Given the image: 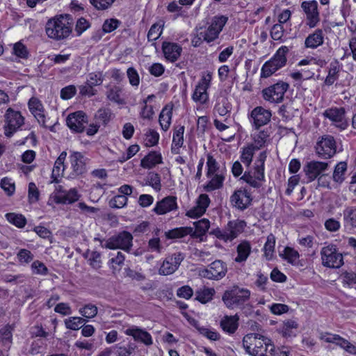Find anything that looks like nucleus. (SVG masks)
<instances>
[{"label":"nucleus","mask_w":356,"mask_h":356,"mask_svg":"<svg viewBox=\"0 0 356 356\" xmlns=\"http://www.w3.org/2000/svg\"><path fill=\"white\" fill-rule=\"evenodd\" d=\"M122 89L119 86H114L106 92V97L111 102L118 104H124V100L121 97Z\"/></svg>","instance_id":"43"},{"label":"nucleus","mask_w":356,"mask_h":356,"mask_svg":"<svg viewBox=\"0 0 356 356\" xmlns=\"http://www.w3.org/2000/svg\"><path fill=\"white\" fill-rule=\"evenodd\" d=\"M329 163V162L315 160L307 162L303 166V172L307 179V182H312L323 174L328 169Z\"/></svg>","instance_id":"12"},{"label":"nucleus","mask_w":356,"mask_h":356,"mask_svg":"<svg viewBox=\"0 0 356 356\" xmlns=\"http://www.w3.org/2000/svg\"><path fill=\"white\" fill-rule=\"evenodd\" d=\"M227 272V265L222 260L217 259L210 264L207 268L200 270V275L202 277L220 280L222 279Z\"/></svg>","instance_id":"8"},{"label":"nucleus","mask_w":356,"mask_h":356,"mask_svg":"<svg viewBox=\"0 0 356 356\" xmlns=\"http://www.w3.org/2000/svg\"><path fill=\"white\" fill-rule=\"evenodd\" d=\"M272 113L270 110L262 106L255 107L248 115V118L254 129L259 130L260 127L267 124L271 119Z\"/></svg>","instance_id":"11"},{"label":"nucleus","mask_w":356,"mask_h":356,"mask_svg":"<svg viewBox=\"0 0 356 356\" xmlns=\"http://www.w3.org/2000/svg\"><path fill=\"white\" fill-rule=\"evenodd\" d=\"M66 124L72 131L83 133L88 124V115L82 111L70 113L66 119Z\"/></svg>","instance_id":"13"},{"label":"nucleus","mask_w":356,"mask_h":356,"mask_svg":"<svg viewBox=\"0 0 356 356\" xmlns=\"http://www.w3.org/2000/svg\"><path fill=\"white\" fill-rule=\"evenodd\" d=\"M289 85L286 82L278 81L277 83L263 89L262 97L268 102L280 103L284 99V93L286 92Z\"/></svg>","instance_id":"9"},{"label":"nucleus","mask_w":356,"mask_h":356,"mask_svg":"<svg viewBox=\"0 0 356 356\" xmlns=\"http://www.w3.org/2000/svg\"><path fill=\"white\" fill-rule=\"evenodd\" d=\"M40 192L33 182L29 184L28 197L30 203H35L39 200Z\"/></svg>","instance_id":"61"},{"label":"nucleus","mask_w":356,"mask_h":356,"mask_svg":"<svg viewBox=\"0 0 356 356\" xmlns=\"http://www.w3.org/2000/svg\"><path fill=\"white\" fill-rule=\"evenodd\" d=\"M289 51V49L288 47L282 46L268 62L278 70L286 65L287 60L286 55Z\"/></svg>","instance_id":"24"},{"label":"nucleus","mask_w":356,"mask_h":356,"mask_svg":"<svg viewBox=\"0 0 356 356\" xmlns=\"http://www.w3.org/2000/svg\"><path fill=\"white\" fill-rule=\"evenodd\" d=\"M298 328V323L293 320H288L284 321L283 325L279 329V333L282 335L283 337L288 339L293 337H296V333L295 330Z\"/></svg>","instance_id":"34"},{"label":"nucleus","mask_w":356,"mask_h":356,"mask_svg":"<svg viewBox=\"0 0 356 356\" xmlns=\"http://www.w3.org/2000/svg\"><path fill=\"white\" fill-rule=\"evenodd\" d=\"M256 150L257 149L254 147L253 144H250L247 147L242 148L241 155L240 156L241 162H243L246 166H250Z\"/></svg>","instance_id":"42"},{"label":"nucleus","mask_w":356,"mask_h":356,"mask_svg":"<svg viewBox=\"0 0 356 356\" xmlns=\"http://www.w3.org/2000/svg\"><path fill=\"white\" fill-rule=\"evenodd\" d=\"M162 163V156L156 152H151L146 155L140 161V165L143 168L150 169L156 164Z\"/></svg>","instance_id":"31"},{"label":"nucleus","mask_w":356,"mask_h":356,"mask_svg":"<svg viewBox=\"0 0 356 356\" xmlns=\"http://www.w3.org/2000/svg\"><path fill=\"white\" fill-rule=\"evenodd\" d=\"M89 264L95 270H98L102 267L101 254L97 251H92L88 259Z\"/></svg>","instance_id":"64"},{"label":"nucleus","mask_w":356,"mask_h":356,"mask_svg":"<svg viewBox=\"0 0 356 356\" xmlns=\"http://www.w3.org/2000/svg\"><path fill=\"white\" fill-rule=\"evenodd\" d=\"M280 256L288 263L293 265L295 261L299 259L300 254L293 248L287 246L284 248L283 253H280Z\"/></svg>","instance_id":"44"},{"label":"nucleus","mask_w":356,"mask_h":356,"mask_svg":"<svg viewBox=\"0 0 356 356\" xmlns=\"http://www.w3.org/2000/svg\"><path fill=\"white\" fill-rule=\"evenodd\" d=\"M207 177H211L214 174H218L217 172L220 169V165L211 154H207Z\"/></svg>","instance_id":"47"},{"label":"nucleus","mask_w":356,"mask_h":356,"mask_svg":"<svg viewBox=\"0 0 356 356\" xmlns=\"http://www.w3.org/2000/svg\"><path fill=\"white\" fill-rule=\"evenodd\" d=\"M184 126H177L175 128L173 138H172V144L171 147V152L173 154H177L179 153V148L184 144Z\"/></svg>","instance_id":"28"},{"label":"nucleus","mask_w":356,"mask_h":356,"mask_svg":"<svg viewBox=\"0 0 356 356\" xmlns=\"http://www.w3.org/2000/svg\"><path fill=\"white\" fill-rule=\"evenodd\" d=\"M163 24L159 23L152 24L147 33L148 41H155L159 38L163 32Z\"/></svg>","instance_id":"51"},{"label":"nucleus","mask_w":356,"mask_h":356,"mask_svg":"<svg viewBox=\"0 0 356 356\" xmlns=\"http://www.w3.org/2000/svg\"><path fill=\"white\" fill-rule=\"evenodd\" d=\"M211 178V180L204 186V190L207 192H211L216 189H220L223 186L225 181V176L222 173L214 174Z\"/></svg>","instance_id":"37"},{"label":"nucleus","mask_w":356,"mask_h":356,"mask_svg":"<svg viewBox=\"0 0 356 356\" xmlns=\"http://www.w3.org/2000/svg\"><path fill=\"white\" fill-rule=\"evenodd\" d=\"M324 42V34L322 29H317L305 38V46L306 48L316 49L322 45Z\"/></svg>","instance_id":"25"},{"label":"nucleus","mask_w":356,"mask_h":356,"mask_svg":"<svg viewBox=\"0 0 356 356\" xmlns=\"http://www.w3.org/2000/svg\"><path fill=\"white\" fill-rule=\"evenodd\" d=\"M228 18L224 15L215 16L209 26L220 33L227 22Z\"/></svg>","instance_id":"54"},{"label":"nucleus","mask_w":356,"mask_h":356,"mask_svg":"<svg viewBox=\"0 0 356 356\" xmlns=\"http://www.w3.org/2000/svg\"><path fill=\"white\" fill-rule=\"evenodd\" d=\"M239 317L234 316H225L221 319L220 325L222 330L228 334H234L238 327Z\"/></svg>","instance_id":"27"},{"label":"nucleus","mask_w":356,"mask_h":356,"mask_svg":"<svg viewBox=\"0 0 356 356\" xmlns=\"http://www.w3.org/2000/svg\"><path fill=\"white\" fill-rule=\"evenodd\" d=\"M195 229L193 234L191 236L197 238L206 234L210 227V222L207 218H203L200 220L194 222Z\"/></svg>","instance_id":"39"},{"label":"nucleus","mask_w":356,"mask_h":356,"mask_svg":"<svg viewBox=\"0 0 356 356\" xmlns=\"http://www.w3.org/2000/svg\"><path fill=\"white\" fill-rule=\"evenodd\" d=\"M252 338H253L254 339H259L261 341H263V343L265 345V351L266 352L268 351V350L269 348V345H270V343L272 342L270 339H269L261 334H259V333H250V334H246L243 337L242 341L244 343H248V340H250Z\"/></svg>","instance_id":"52"},{"label":"nucleus","mask_w":356,"mask_h":356,"mask_svg":"<svg viewBox=\"0 0 356 356\" xmlns=\"http://www.w3.org/2000/svg\"><path fill=\"white\" fill-rule=\"evenodd\" d=\"M215 293L216 291L213 288H207L204 286L203 288L196 291L195 300L202 304L207 303L213 299Z\"/></svg>","instance_id":"35"},{"label":"nucleus","mask_w":356,"mask_h":356,"mask_svg":"<svg viewBox=\"0 0 356 356\" xmlns=\"http://www.w3.org/2000/svg\"><path fill=\"white\" fill-rule=\"evenodd\" d=\"M341 70V65L337 59H334L330 63L328 74L324 81L326 86H332L339 76V72Z\"/></svg>","instance_id":"26"},{"label":"nucleus","mask_w":356,"mask_h":356,"mask_svg":"<svg viewBox=\"0 0 356 356\" xmlns=\"http://www.w3.org/2000/svg\"><path fill=\"white\" fill-rule=\"evenodd\" d=\"M159 139V134L154 129H149L145 134L144 143L147 147H152L156 145Z\"/></svg>","instance_id":"50"},{"label":"nucleus","mask_w":356,"mask_h":356,"mask_svg":"<svg viewBox=\"0 0 356 356\" xmlns=\"http://www.w3.org/2000/svg\"><path fill=\"white\" fill-rule=\"evenodd\" d=\"M24 117L19 111L8 108L4 115V134L6 137L10 138L19 131L24 124Z\"/></svg>","instance_id":"3"},{"label":"nucleus","mask_w":356,"mask_h":356,"mask_svg":"<svg viewBox=\"0 0 356 356\" xmlns=\"http://www.w3.org/2000/svg\"><path fill=\"white\" fill-rule=\"evenodd\" d=\"M193 234V228L191 227H177L165 232V236L168 239L181 238L187 235Z\"/></svg>","instance_id":"30"},{"label":"nucleus","mask_w":356,"mask_h":356,"mask_svg":"<svg viewBox=\"0 0 356 356\" xmlns=\"http://www.w3.org/2000/svg\"><path fill=\"white\" fill-rule=\"evenodd\" d=\"M301 8L307 16V25L309 28L316 27L320 22L317 1L315 0L303 1L301 3Z\"/></svg>","instance_id":"15"},{"label":"nucleus","mask_w":356,"mask_h":356,"mask_svg":"<svg viewBox=\"0 0 356 356\" xmlns=\"http://www.w3.org/2000/svg\"><path fill=\"white\" fill-rule=\"evenodd\" d=\"M66 156L67 153L65 152H61L54 163L51 174V177L54 178V181L63 175L64 171V161Z\"/></svg>","instance_id":"40"},{"label":"nucleus","mask_w":356,"mask_h":356,"mask_svg":"<svg viewBox=\"0 0 356 356\" xmlns=\"http://www.w3.org/2000/svg\"><path fill=\"white\" fill-rule=\"evenodd\" d=\"M270 135L268 132V131L262 130L259 131L258 134H254V141L255 145H254V147L258 150L260 148L263 147L268 138H269Z\"/></svg>","instance_id":"53"},{"label":"nucleus","mask_w":356,"mask_h":356,"mask_svg":"<svg viewBox=\"0 0 356 356\" xmlns=\"http://www.w3.org/2000/svg\"><path fill=\"white\" fill-rule=\"evenodd\" d=\"M127 197L125 195H117L109 201V206L111 208L120 209L127 205Z\"/></svg>","instance_id":"58"},{"label":"nucleus","mask_w":356,"mask_h":356,"mask_svg":"<svg viewBox=\"0 0 356 356\" xmlns=\"http://www.w3.org/2000/svg\"><path fill=\"white\" fill-rule=\"evenodd\" d=\"M192 98L195 102H199L201 104L205 103L208 99L207 90L197 84L195 87Z\"/></svg>","instance_id":"48"},{"label":"nucleus","mask_w":356,"mask_h":356,"mask_svg":"<svg viewBox=\"0 0 356 356\" xmlns=\"http://www.w3.org/2000/svg\"><path fill=\"white\" fill-rule=\"evenodd\" d=\"M79 199V195L76 188L70 189L63 195H56L54 202L56 204H72Z\"/></svg>","instance_id":"33"},{"label":"nucleus","mask_w":356,"mask_h":356,"mask_svg":"<svg viewBox=\"0 0 356 356\" xmlns=\"http://www.w3.org/2000/svg\"><path fill=\"white\" fill-rule=\"evenodd\" d=\"M214 110L220 116H225L227 114H229L231 107L227 100L222 99L220 102H218L216 104Z\"/></svg>","instance_id":"59"},{"label":"nucleus","mask_w":356,"mask_h":356,"mask_svg":"<svg viewBox=\"0 0 356 356\" xmlns=\"http://www.w3.org/2000/svg\"><path fill=\"white\" fill-rule=\"evenodd\" d=\"M148 184L156 191L161 190V178L158 173L150 172L147 176Z\"/></svg>","instance_id":"63"},{"label":"nucleus","mask_w":356,"mask_h":356,"mask_svg":"<svg viewBox=\"0 0 356 356\" xmlns=\"http://www.w3.org/2000/svg\"><path fill=\"white\" fill-rule=\"evenodd\" d=\"M177 209V197L175 196H167L156 202L153 211L158 215H163Z\"/></svg>","instance_id":"21"},{"label":"nucleus","mask_w":356,"mask_h":356,"mask_svg":"<svg viewBox=\"0 0 356 356\" xmlns=\"http://www.w3.org/2000/svg\"><path fill=\"white\" fill-rule=\"evenodd\" d=\"M73 18L70 14H61L49 19L45 25L47 35L54 40L67 38L72 32Z\"/></svg>","instance_id":"1"},{"label":"nucleus","mask_w":356,"mask_h":356,"mask_svg":"<svg viewBox=\"0 0 356 356\" xmlns=\"http://www.w3.org/2000/svg\"><path fill=\"white\" fill-rule=\"evenodd\" d=\"M343 225L348 233L356 229V206H348L343 209Z\"/></svg>","instance_id":"22"},{"label":"nucleus","mask_w":356,"mask_h":356,"mask_svg":"<svg viewBox=\"0 0 356 356\" xmlns=\"http://www.w3.org/2000/svg\"><path fill=\"white\" fill-rule=\"evenodd\" d=\"M6 218L18 228H23L26 224V219L22 214L8 213L6 214Z\"/></svg>","instance_id":"45"},{"label":"nucleus","mask_w":356,"mask_h":356,"mask_svg":"<svg viewBox=\"0 0 356 356\" xmlns=\"http://www.w3.org/2000/svg\"><path fill=\"white\" fill-rule=\"evenodd\" d=\"M251 252V246L249 242L243 241L237 246V257L235 261L241 263L245 261L249 257Z\"/></svg>","instance_id":"38"},{"label":"nucleus","mask_w":356,"mask_h":356,"mask_svg":"<svg viewBox=\"0 0 356 356\" xmlns=\"http://www.w3.org/2000/svg\"><path fill=\"white\" fill-rule=\"evenodd\" d=\"M183 260L184 256L181 252H176L168 256L163 261L161 268H159V274L163 275L172 274L178 269Z\"/></svg>","instance_id":"16"},{"label":"nucleus","mask_w":356,"mask_h":356,"mask_svg":"<svg viewBox=\"0 0 356 356\" xmlns=\"http://www.w3.org/2000/svg\"><path fill=\"white\" fill-rule=\"evenodd\" d=\"M70 160L72 168V175L79 176L86 172V163L88 159L81 152H72L70 156Z\"/></svg>","instance_id":"17"},{"label":"nucleus","mask_w":356,"mask_h":356,"mask_svg":"<svg viewBox=\"0 0 356 356\" xmlns=\"http://www.w3.org/2000/svg\"><path fill=\"white\" fill-rule=\"evenodd\" d=\"M79 313L86 318H91L97 315V307L92 304H88L80 308Z\"/></svg>","instance_id":"60"},{"label":"nucleus","mask_w":356,"mask_h":356,"mask_svg":"<svg viewBox=\"0 0 356 356\" xmlns=\"http://www.w3.org/2000/svg\"><path fill=\"white\" fill-rule=\"evenodd\" d=\"M316 154L321 159H330L337 153V143L331 135H323L314 147Z\"/></svg>","instance_id":"4"},{"label":"nucleus","mask_w":356,"mask_h":356,"mask_svg":"<svg viewBox=\"0 0 356 356\" xmlns=\"http://www.w3.org/2000/svg\"><path fill=\"white\" fill-rule=\"evenodd\" d=\"M269 355L270 356H289L290 355V350L289 348L286 346H282L281 348H275L273 342L269 345V348L268 350Z\"/></svg>","instance_id":"55"},{"label":"nucleus","mask_w":356,"mask_h":356,"mask_svg":"<svg viewBox=\"0 0 356 356\" xmlns=\"http://www.w3.org/2000/svg\"><path fill=\"white\" fill-rule=\"evenodd\" d=\"M112 113L111 109L106 108H99L95 114V120L99 125L106 126L111 120Z\"/></svg>","instance_id":"41"},{"label":"nucleus","mask_w":356,"mask_h":356,"mask_svg":"<svg viewBox=\"0 0 356 356\" xmlns=\"http://www.w3.org/2000/svg\"><path fill=\"white\" fill-rule=\"evenodd\" d=\"M133 236L127 231L120 232L118 234L110 237L103 245L108 249H122L129 252L132 246Z\"/></svg>","instance_id":"7"},{"label":"nucleus","mask_w":356,"mask_h":356,"mask_svg":"<svg viewBox=\"0 0 356 356\" xmlns=\"http://www.w3.org/2000/svg\"><path fill=\"white\" fill-rule=\"evenodd\" d=\"M161 48L165 58L171 63L177 61L182 52L181 46L175 42L164 41Z\"/></svg>","instance_id":"20"},{"label":"nucleus","mask_w":356,"mask_h":356,"mask_svg":"<svg viewBox=\"0 0 356 356\" xmlns=\"http://www.w3.org/2000/svg\"><path fill=\"white\" fill-rule=\"evenodd\" d=\"M348 165L346 161L339 162L334 167L332 179L334 182L341 184L345 180V174Z\"/></svg>","instance_id":"36"},{"label":"nucleus","mask_w":356,"mask_h":356,"mask_svg":"<svg viewBox=\"0 0 356 356\" xmlns=\"http://www.w3.org/2000/svg\"><path fill=\"white\" fill-rule=\"evenodd\" d=\"M115 0H89L90 4L98 10H105L109 8Z\"/></svg>","instance_id":"62"},{"label":"nucleus","mask_w":356,"mask_h":356,"mask_svg":"<svg viewBox=\"0 0 356 356\" xmlns=\"http://www.w3.org/2000/svg\"><path fill=\"white\" fill-rule=\"evenodd\" d=\"M250 294L249 289L234 286L231 289L224 292L222 300L227 308H240L245 310L244 313L248 316L252 308L250 304L246 303L250 300Z\"/></svg>","instance_id":"2"},{"label":"nucleus","mask_w":356,"mask_h":356,"mask_svg":"<svg viewBox=\"0 0 356 356\" xmlns=\"http://www.w3.org/2000/svg\"><path fill=\"white\" fill-rule=\"evenodd\" d=\"M322 264L327 268H339L343 264V258L336 245L329 244L321 250Z\"/></svg>","instance_id":"5"},{"label":"nucleus","mask_w":356,"mask_h":356,"mask_svg":"<svg viewBox=\"0 0 356 356\" xmlns=\"http://www.w3.org/2000/svg\"><path fill=\"white\" fill-rule=\"evenodd\" d=\"M28 106L38 122L44 127H48L45 124L44 108L41 101L37 97H33L29 100Z\"/></svg>","instance_id":"19"},{"label":"nucleus","mask_w":356,"mask_h":356,"mask_svg":"<svg viewBox=\"0 0 356 356\" xmlns=\"http://www.w3.org/2000/svg\"><path fill=\"white\" fill-rule=\"evenodd\" d=\"M267 157L266 151L261 152L255 161L254 177L257 181H264V163Z\"/></svg>","instance_id":"29"},{"label":"nucleus","mask_w":356,"mask_h":356,"mask_svg":"<svg viewBox=\"0 0 356 356\" xmlns=\"http://www.w3.org/2000/svg\"><path fill=\"white\" fill-rule=\"evenodd\" d=\"M319 338L321 340L326 343H334L344 349L348 353L356 355V346L339 334H332L330 332H322Z\"/></svg>","instance_id":"14"},{"label":"nucleus","mask_w":356,"mask_h":356,"mask_svg":"<svg viewBox=\"0 0 356 356\" xmlns=\"http://www.w3.org/2000/svg\"><path fill=\"white\" fill-rule=\"evenodd\" d=\"M121 22L117 19H107L102 25V32L104 33H111L118 28Z\"/></svg>","instance_id":"56"},{"label":"nucleus","mask_w":356,"mask_h":356,"mask_svg":"<svg viewBox=\"0 0 356 356\" xmlns=\"http://www.w3.org/2000/svg\"><path fill=\"white\" fill-rule=\"evenodd\" d=\"M252 197L245 188H240L234 191L230 196L232 206L239 211H244L252 204Z\"/></svg>","instance_id":"10"},{"label":"nucleus","mask_w":356,"mask_h":356,"mask_svg":"<svg viewBox=\"0 0 356 356\" xmlns=\"http://www.w3.org/2000/svg\"><path fill=\"white\" fill-rule=\"evenodd\" d=\"M172 115V106H170L169 105L164 106L159 118V124L163 131H167L169 129L171 124Z\"/></svg>","instance_id":"32"},{"label":"nucleus","mask_w":356,"mask_h":356,"mask_svg":"<svg viewBox=\"0 0 356 356\" xmlns=\"http://www.w3.org/2000/svg\"><path fill=\"white\" fill-rule=\"evenodd\" d=\"M346 113V111L344 107H331L325 110L323 115L325 118L329 119L333 126L343 131L349 126Z\"/></svg>","instance_id":"6"},{"label":"nucleus","mask_w":356,"mask_h":356,"mask_svg":"<svg viewBox=\"0 0 356 356\" xmlns=\"http://www.w3.org/2000/svg\"><path fill=\"white\" fill-rule=\"evenodd\" d=\"M0 186L8 196L13 195L15 193V185L10 178L3 177L1 180Z\"/></svg>","instance_id":"57"},{"label":"nucleus","mask_w":356,"mask_h":356,"mask_svg":"<svg viewBox=\"0 0 356 356\" xmlns=\"http://www.w3.org/2000/svg\"><path fill=\"white\" fill-rule=\"evenodd\" d=\"M124 334L131 336L136 341L144 343L146 346H151L153 343L151 334L145 330L138 326L132 325L124 330Z\"/></svg>","instance_id":"18"},{"label":"nucleus","mask_w":356,"mask_h":356,"mask_svg":"<svg viewBox=\"0 0 356 356\" xmlns=\"http://www.w3.org/2000/svg\"><path fill=\"white\" fill-rule=\"evenodd\" d=\"M275 238L270 234L267 237V241L264 246V257L267 260H270L275 250Z\"/></svg>","instance_id":"46"},{"label":"nucleus","mask_w":356,"mask_h":356,"mask_svg":"<svg viewBox=\"0 0 356 356\" xmlns=\"http://www.w3.org/2000/svg\"><path fill=\"white\" fill-rule=\"evenodd\" d=\"M86 320L81 317H70L65 320V325L67 329L72 330H78L82 327V324Z\"/></svg>","instance_id":"49"},{"label":"nucleus","mask_w":356,"mask_h":356,"mask_svg":"<svg viewBox=\"0 0 356 356\" xmlns=\"http://www.w3.org/2000/svg\"><path fill=\"white\" fill-rule=\"evenodd\" d=\"M245 226L246 222L244 220L229 221L226 226V232H227L229 241H232L242 233Z\"/></svg>","instance_id":"23"}]
</instances>
